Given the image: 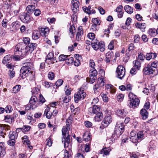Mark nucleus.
<instances>
[{"instance_id":"obj_1","label":"nucleus","mask_w":158,"mask_h":158,"mask_svg":"<svg viewBox=\"0 0 158 158\" xmlns=\"http://www.w3.org/2000/svg\"><path fill=\"white\" fill-rule=\"evenodd\" d=\"M21 68L20 71V76L23 79L31 75V70L33 66V64L31 62L26 63Z\"/></svg>"},{"instance_id":"obj_2","label":"nucleus","mask_w":158,"mask_h":158,"mask_svg":"<svg viewBox=\"0 0 158 158\" xmlns=\"http://www.w3.org/2000/svg\"><path fill=\"white\" fill-rule=\"evenodd\" d=\"M69 129L65 127V126H64L62 130V141L64 143V147L65 148L71 145L70 138V135L69 134Z\"/></svg>"},{"instance_id":"obj_3","label":"nucleus","mask_w":158,"mask_h":158,"mask_svg":"<svg viewBox=\"0 0 158 158\" xmlns=\"http://www.w3.org/2000/svg\"><path fill=\"white\" fill-rule=\"evenodd\" d=\"M93 106L89 107L88 111L91 114H96L94 117L95 119L97 121H99L102 118L103 114L101 112L100 107L95 105H93Z\"/></svg>"},{"instance_id":"obj_4","label":"nucleus","mask_w":158,"mask_h":158,"mask_svg":"<svg viewBox=\"0 0 158 158\" xmlns=\"http://www.w3.org/2000/svg\"><path fill=\"white\" fill-rule=\"evenodd\" d=\"M28 48L24 43H19L15 46V53L24 56L28 53Z\"/></svg>"},{"instance_id":"obj_5","label":"nucleus","mask_w":158,"mask_h":158,"mask_svg":"<svg viewBox=\"0 0 158 158\" xmlns=\"http://www.w3.org/2000/svg\"><path fill=\"white\" fill-rule=\"evenodd\" d=\"M128 96L130 100L128 101V104L130 108H135L139 106L140 100L136 95L131 92Z\"/></svg>"},{"instance_id":"obj_6","label":"nucleus","mask_w":158,"mask_h":158,"mask_svg":"<svg viewBox=\"0 0 158 158\" xmlns=\"http://www.w3.org/2000/svg\"><path fill=\"white\" fill-rule=\"evenodd\" d=\"M124 125L123 122H118L115 127L114 132L118 135H120L124 131Z\"/></svg>"},{"instance_id":"obj_7","label":"nucleus","mask_w":158,"mask_h":158,"mask_svg":"<svg viewBox=\"0 0 158 158\" xmlns=\"http://www.w3.org/2000/svg\"><path fill=\"white\" fill-rule=\"evenodd\" d=\"M86 96V94L84 91V90L82 89L81 90V89H79L77 93L75 94V102L76 103H78L79 101L84 99Z\"/></svg>"},{"instance_id":"obj_8","label":"nucleus","mask_w":158,"mask_h":158,"mask_svg":"<svg viewBox=\"0 0 158 158\" xmlns=\"http://www.w3.org/2000/svg\"><path fill=\"white\" fill-rule=\"evenodd\" d=\"M21 20L24 23H28L30 22L31 19L30 15L27 13L23 12L19 16Z\"/></svg>"},{"instance_id":"obj_9","label":"nucleus","mask_w":158,"mask_h":158,"mask_svg":"<svg viewBox=\"0 0 158 158\" xmlns=\"http://www.w3.org/2000/svg\"><path fill=\"white\" fill-rule=\"evenodd\" d=\"M116 72L117 74L118 77L119 78L122 79L124 77L125 73V69L123 66L118 65L117 68Z\"/></svg>"},{"instance_id":"obj_10","label":"nucleus","mask_w":158,"mask_h":158,"mask_svg":"<svg viewBox=\"0 0 158 158\" xmlns=\"http://www.w3.org/2000/svg\"><path fill=\"white\" fill-rule=\"evenodd\" d=\"M105 82L104 81V79L103 78H98V79L97 83L94 85V90L95 92L96 91H98V90L101 89V87L104 85Z\"/></svg>"},{"instance_id":"obj_11","label":"nucleus","mask_w":158,"mask_h":158,"mask_svg":"<svg viewBox=\"0 0 158 158\" xmlns=\"http://www.w3.org/2000/svg\"><path fill=\"white\" fill-rule=\"evenodd\" d=\"M112 118L110 115L106 116L102 123V125L104 127H106L112 122Z\"/></svg>"},{"instance_id":"obj_12","label":"nucleus","mask_w":158,"mask_h":158,"mask_svg":"<svg viewBox=\"0 0 158 158\" xmlns=\"http://www.w3.org/2000/svg\"><path fill=\"white\" fill-rule=\"evenodd\" d=\"M154 70L149 64L144 67L143 70V74L145 75H150L153 73Z\"/></svg>"},{"instance_id":"obj_13","label":"nucleus","mask_w":158,"mask_h":158,"mask_svg":"<svg viewBox=\"0 0 158 158\" xmlns=\"http://www.w3.org/2000/svg\"><path fill=\"white\" fill-rule=\"evenodd\" d=\"M106 58L105 60L106 63H110L111 59L114 56L113 52H108L106 54Z\"/></svg>"},{"instance_id":"obj_14","label":"nucleus","mask_w":158,"mask_h":158,"mask_svg":"<svg viewBox=\"0 0 158 158\" xmlns=\"http://www.w3.org/2000/svg\"><path fill=\"white\" fill-rule=\"evenodd\" d=\"M83 35V31L82 27L79 26L78 27V31L77 33L76 39L77 41H79L81 40L82 36Z\"/></svg>"},{"instance_id":"obj_15","label":"nucleus","mask_w":158,"mask_h":158,"mask_svg":"<svg viewBox=\"0 0 158 158\" xmlns=\"http://www.w3.org/2000/svg\"><path fill=\"white\" fill-rule=\"evenodd\" d=\"M71 2L73 6L72 10L73 12H75L78 10L80 3L78 0H72Z\"/></svg>"},{"instance_id":"obj_16","label":"nucleus","mask_w":158,"mask_h":158,"mask_svg":"<svg viewBox=\"0 0 158 158\" xmlns=\"http://www.w3.org/2000/svg\"><path fill=\"white\" fill-rule=\"evenodd\" d=\"M41 35L39 31L35 30L33 31L32 34V37L33 40H37L40 38Z\"/></svg>"},{"instance_id":"obj_17","label":"nucleus","mask_w":158,"mask_h":158,"mask_svg":"<svg viewBox=\"0 0 158 158\" xmlns=\"http://www.w3.org/2000/svg\"><path fill=\"white\" fill-rule=\"evenodd\" d=\"M41 35L42 36H47L49 32V29L48 27L41 28L40 29Z\"/></svg>"},{"instance_id":"obj_18","label":"nucleus","mask_w":158,"mask_h":158,"mask_svg":"<svg viewBox=\"0 0 158 158\" xmlns=\"http://www.w3.org/2000/svg\"><path fill=\"white\" fill-rule=\"evenodd\" d=\"M100 42L97 39L92 41V46L93 48L95 50H97L99 48Z\"/></svg>"},{"instance_id":"obj_19","label":"nucleus","mask_w":158,"mask_h":158,"mask_svg":"<svg viewBox=\"0 0 158 158\" xmlns=\"http://www.w3.org/2000/svg\"><path fill=\"white\" fill-rule=\"evenodd\" d=\"M37 44L36 43H30L28 44V53L32 52L37 47Z\"/></svg>"},{"instance_id":"obj_20","label":"nucleus","mask_w":158,"mask_h":158,"mask_svg":"<svg viewBox=\"0 0 158 158\" xmlns=\"http://www.w3.org/2000/svg\"><path fill=\"white\" fill-rule=\"evenodd\" d=\"M157 56L156 53H155L150 52L147 53L145 55V58L147 60H149L151 59H154Z\"/></svg>"},{"instance_id":"obj_21","label":"nucleus","mask_w":158,"mask_h":158,"mask_svg":"<svg viewBox=\"0 0 158 158\" xmlns=\"http://www.w3.org/2000/svg\"><path fill=\"white\" fill-rule=\"evenodd\" d=\"M135 26L137 28H139L142 31L144 32L146 25L145 23H136L135 24Z\"/></svg>"},{"instance_id":"obj_22","label":"nucleus","mask_w":158,"mask_h":158,"mask_svg":"<svg viewBox=\"0 0 158 158\" xmlns=\"http://www.w3.org/2000/svg\"><path fill=\"white\" fill-rule=\"evenodd\" d=\"M140 114L143 119H145L148 117V113L145 109H142L140 110Z\"/></svg>"},{"instance_id":"obj_23","label":"nucleus","mask_w":158,"mask_h":158,"mask_svg":"<svg viewBox=\"0 0 158 158\" xmlns=\"http://www.w3.org/2000/svg\"><path fill=\"white\" fill-rule=\"evenodd\" d=\"M50 108L48 106L45 109L44 112V115L45 114L46 118L48 119L51 118L52 115V113L50 112Z\"/></svg>"},{"instance_id":"obj_24","label":"nucleus","mask_w":158,"mask_h":158,"mask_svg":"<svg viewBox=\"0 0 158 158\" xmlns=\"http://www.w3.org/2000/svg\"><path fill=\"white\" fill-rule=\"evenodd\" d=\"M125 110L124 109L121 110L120 109H118L116 110V113L118 116H125L126 115V112Z\"/></svg>"},{"instance_id":"obj_25","label":"nucleus","mask_w":158,"mask_h":158,"mask_svg":"<svg viewBox=\"0 0 158 158\" xmlns=\"http://www.w3.org/2000/svg\"><path fill=\"white\" fill-rule=\"evenodd\" d=\"M97 78L96 76H93L92 75L89 76V77H87L86 79V82L88 83L89 82L90 84H93L95 82Z\"/></svg>"},{"instance_id":"obj_26","label":"nucleus","mask_w":158,"mask_h":158,"mask_svg":"<svg viewBox=\"0 0 158 158\" xmlns=\"http://www.w3.org/2000/svg\"><path fill=\"white\" fill-rule=\"evenodd\" d=\"M83 138L85 142H88L91 139L90 135L88 132H85L84 134Z\"/></svg>"},{"instance_id":"obj_27","label":"nucleus","mask_w":158,"mask_h":158,"mask_svg":"<svg viewBox=\"0 0 158 158\" xmlns=\"http://www.w3.org/2000/svg\"><path fill=\"white\" fill-rule=\"evenodd\" d=\"M111 151V149L109 148H103L101 151V153L105 155H108L109 154V152Z\"/></svg>"},{"instance_id":"obj_28","label":"nucleus","mask_w":158,"mask_h":158,"mask_svg":"<svg viewBox=\"0 0 158 158\" xmlns=\"http://www.w3.org/2000/svg\"><path fill=\"white\" fill-rule=\"evenodd\" d=\"M35 8V6L33 5H28L26 8V10L28 13L31 14Z\"/></svg>"},{"instance_id":"obj_29","label":"nucleus","mask_w":158,"mask_h":158,"mask_svg":"<svg viewBox=\"0 0 158 158\" xmlns=\"http://www.w3.org/2000/svg\"><path fill=\"white\" fill-rule=\"evenodd\" d=\"M17 134L15 132L10 131L9 134V137L10 139H16Z\"/></svg>"},{"instance_id":"obj_30","label":"nucleus","mask_w":158,"mask_h":158,"mask_svg":"<svg viewBox=\"0 0 158 158\" xmlns=\"http://www.w3.org/2000/svg\"><path fill=\"white\" fill-rule=\"evenodd\" d=\"M11 59L12 58L10 55H7L4 57L2 62L4 64L7 63H9L10 62Z\"/></svg>"},{"instance_id":"obj_31","label":"nucleus","mask_w":158,"mask_h":158,"mask_svg":"<svg viewBox=\"0 0 158 158\" xmlns=\"http://www.w3.org/2000/svg\"><path fill=\"white\" fill-rule=\"evenodd\" d=\"M124 9L127 13L131 14L133 12V9L129 5H126L124 7Z\"/></svg>"},{"instance_id":"obj_32","label":"nucleus","mask_w":158,"mask_h":158,"mask_svg":"<svg viewBox=\"0 0 158 158\" xmlns=\"http://www.w3.org/2000/svg\"><path fill=\"white\" fill-rule=\"evenodd\" d=\"M22 139L23 142L24 144L27 145H29L30 142L28 139V137L27 135H24L23 137H22Z\"/></svg>"},{"instance_id":"obj_33","label":"nucleus","mask_w":158,"mask_h":158,"mask_svg":"<svg viewBox=\"0 0 158 158\" xmlns=\"http://www.w3.org/2000/svg\"><path fill=\"white\" fill-rule=\"evenodd\" d=\"M117 41L116 40H111L108 45V48L110 50H113L114 47V45L116 44Z\"/></svg>"},{"instance_id":"obj_34","label":"nucleus","mask_w":158,"mask_h":158,"mask_svg":"<svg viewBox=\"0 0 158 158\" xmlns=\"http://www.w3.org/2000/svg\"><path fill=\"white\" fill-rule=\"evenodd\" d=\"M38 96L33 95L32 96L31 98L29 101V103L30 104L34 105L36 103V102L37 101V97Z\"/></svg>"},{"instance_id":"obj_35","label":"nucleus","mask_w":158,"mask_h":158,"mask_svg":"<svg viewBox=\"0 0 158 158\" xmlns=\"http://www.w3.org/2000/svg\"><path fill=\"white\" fill-rule=\"evenodd\" d=\"M133 64H134V67L136 68L137 70H139L140 68L141 63L138 60H136L133 61Z\"/></svg>"},{"instance_id":"obj_36","label":"nucleus","mask_w":158,"mask_h":158,"mask_svg":"<svg viewBox=\"0 0 158 158\" xmlns=\"http://www.w3.org/2000/svg\"><path fill=\"white\" fill-rule=\"evenodd\" d=\"M75 30L76 29L74 25H72L70 26L69 28L70 33L73 37L74 35L75 34Z\"/></svg>"},{"instance_id":"obj_37","label":"nucleus","mask_w":158,"mask_h":158,"mask_svg":"<svg viewBox=\"0 0 158 158\" xmlns=\"http://www.w3.org/2000/svg\"><path fill=\"white\" fill-rule=\"evenodd\" d=\"M31 92L32 95L38 96V93H40V90L37 87H35L32 90Z\"/></svg>"},{"instance_id":"obj_38","label":"nucleus","mask_w":158,"mask_h":158,"mask_svg":"<svg viewBox=\"0 0 158 158\" xmlns=\"http://www.w3.org/2000/svg\"><path fill=\"white\" fill-rule=\"evenodd\" d=\"M137 136L140 142L144 139V135L143 132L142 131H139L137 134Z\"/></svg>"},{"instance_id":"obj_39","label":"nucleus","mask_w":158,"mask_h":158,"mask_svg":"<svg viewBox=\"0 0 158 158\" xmlns=\"http://www.w3.org/2000/svg\"><path fill=\"white\" fill-rule=\"evenodd\" d=\"M46 100L44 97H43V95L40 93L39 94V101L37 104L40 105V104L41 105H42L43 103H44Z\"/></svg>"},{"instance_id":"obj_40","label":"nucleus","mask_w":158,"mask_h":158,"mask_svg":"<svg viewBox=\"0 0 158 158\" xmlns=\"http://www.w3.org/2000/svg\"><path fill=\"white\" fill-rule=\"evenodd\" d=\"M21 88V86L20 85H16L13 88V92L14 93H16L18 92L20 90Z\"/></svg>"},{"instance_id":"obj_41","label":"nucleus","mask_w":158,"mask_h":158,"mask_svg":"<svg viewBox=\"0 0 158 158\" xmlns=\"http://www.w3.org/2000/svg\"><path fill=\"white\" fill-rule=\"evenodd\" d=\"M4 130H6L5 125H4L0 124V135L2 136L4 134Z\"/></svg>"},{"instance_id":"obj_42","label":"nucleus","mask_w":158,"mask_h":158,"mask_svg":"<svg viewBox=\"0 0 158 158\" xmlns=\"http://www.w3.org/2000/svg\"><path fill=\"white\" fill-rule=\"evenodd\" d=\"M89 76H96L97 73L96 70L95 68H93V69H91L89 71Z\"/></svg>"},{"instance_id":"obj_43","label":"nucleus","mask_w":158,"mask_h":158,"mask_svg":"<svg viewBox=\"0 0 158 158\" xmlns=\"http://www.w3.org/2000/svg\"><path fill=\"white\" fill-rule=\"evenodd\" d=\"M130 140L133 143L140 142L137 135L132 137H130Z\"/></svg>"},{"instance_id":"obj_44","label":"nucleus","mask_w":158,"mask_h":158,"mask_svg":"<svg viewBox=\"0 0 158 158\" xmlns=\"http://www.w3.org/2000/svg\"><path fill=\"white\" fill-rule=\"evenodd\" d=\"M30 128L31 127L30 126L24 125L22 128V131L24 133L27 132L29 131Z\"/></svg>"},{"instance_id":"obj_45","label":"nucleus","mask_w":158,"mask_h":158,"mask_svg":"<svg viewBox=\"0 0 158 158\" xmlns=\"http://www.w3.org/2000/svg\"><path fill=\"white\" fill-rule=\"evenodd\" d=\"M149 34L151 36H156V30L155 29H151L149 31Z\"/></svg>"},{"instance_id":"obj_46","label":"nucleus","mask_w":158,"mask_h":158,"mask_svg":"<svg viewBox=\"0 0 158 158\" xmlns=\"http://www.w3.org/2000/svg\"><path fill=\"white\" fill-rule=\"evenodd\" d=\"M99 49L102 52H103L105 49V44L103 41H101L99 44Z\"/></svg>"},{"instance_id":"obj_47","label":"nucleus","mask_w":158,"mask_h":158,"mask_svg":"<svg viewBox=\"0 0 158 158\" xmlns=\"http://www.w3.org/2000/svg\"><path fill=\"white\" fill-rule=\"evenodd\" d=\"M66 63L67 64H70L73 62V58L72 57H70L67 58L65 60Z\"/></svg>"},{"instance_id":"obj_48","label":"nucleus","mask_w":158,"mask_h":158,"mask_svg":"<svg viewBox=\"0 0 158 158\" xmlns=\"http://www.w3.org/2000/svg\"><path fill=\"white\" fill-rule=\"evenodd\" d=\"M92 21L94 24L97 25H100L101 23L100 21L98 18H93Z\"/></svg>"},{"instance_id":"obj_49","label":"nucleus","mask_w":158,"mask_h":158,"mask_svg":"<svg viewBox=\"0 0 158 158\" xmlns=\"http://www.w3.org/2000/svg\"><path fill=\"white\" fill-rule=\"evenodd\" d=\"M68 56L66 55H61L59 57V59L60 61H65L66 58L68 57Z\"/></svg>"},{"instance_id":"obj_50","label":"nucleus","mask_w":158,"mask_h":158,"mask_svg":"<svg viewBox=\"0 0 158 158\" xmlns=\"http://www.w3.org/2000/svg\"><path fill=\"white\" fill-rule=\"evenodd\" d=\"M12 110V108L10 106H7L5 109V110L7 113H10Z\"/></svg>"},{"instance_id":"obj_51","label":"nucleus","mask_w":158,"mask_h":158,"mask_svg":"<svg viewBox=\"0 0 158 158\" xmlns=\"http://www.w3.org/2000/svg\"><path fill=\"white\" fill-rule=\"evenodd\" d=\"M106 89L107 90L110 92V93L112 92V90L114 89V86L111 85H107L106 86Z\"/></svg>"},{"instance_id":"obj_52","label":"nucleus","mask_w":158,"mask_h":158,"mask_svg":"<svg viewBox=\"0 0 158 158\" xmlns=\"http://www.w3.org/2000/svg\"><path fill=\"white\" fill-rule=\"evenodd\" d=\"M87 37L89 39L93 40H94L95 35L93 33H89L88 34Z\"/></svg>"},{"instance_id":"obj_53","label":"nucleus","mask_w":158,"mask_h":158,"mask_svg":"<svg viewBox=\"0 0 158 158\" xmlns=\"http://www.w3.org/2000/svg\"><path fill=\"white\" fill-rule=\"evenodd\" d=\"M55 74L52 72H50L48 74V77L50 80H53L54 78Z\"/></svg>"},{"instance_id":"obj_54","label":"nucleus","mask_w":158,"mask_h":158,"mask_svg":"<svg viewBox=\"0 0 158 158\" xmlns=\"http://www.w3.org/2000/svg\"><path fill=\"white\" fill-rule=\"evenodd\" d=\"M63 81L61 79L58 80L56 82L55 84L57 87H59L62 85Z\"/></svg>"},{"instance_id":"obj_55","label":"nucleus","mask_w":158,"mask_h":158,"mask_svg":"<svg viewBox=\"0 0 158 158\" xmlns=\"http://www.w3.org/2000/svg\"><path fill=\"white\" fill-rule=\"evenodd\" d=\"M30 39L28 37H25L23 38V43H24L26 45L27 44H28L30 43Z\"/></svg>"},{"instance_id":"obj_56","label":"nucleus","mask_w":158,"mask_h":158,"mask_svg":"<svg viewBox=\"0 0 158 158\" xmlns=\"http://www.w3.org/2000/svg\"><path fill=\"white\" fill-rule=\"evenodd\" d=\"M15 143V139H10L8 141V144L10 146H14Z\"/></svg>"},{"instance_id":"obj_57","label":"nucleus","mask_w":158,"mask_h":158,"mask_svg":"<svg viewBox=\"0 0 158 158\" xmlns=\"http://www.w3.org/2000/svg\"><path fill=\"white\" fill-rule=\"evenodd\" d=\"M151 67L154 68H156L158 67V61H155L152 62L151 64Z\"/></svg>"},{"instance_id":"obj_58","label":"nucleus","mask_w":158,"mask_h":158,"mask_svg":"<svg viewBox=\"0 0 158 158\" xmlns=\"http://www.w3.org/2000/svg\"><path fill=\"white\" fill-rule=\"evenodd\" d=\"M126 54L125 55L126 58H127L128 59H129L130 57L131 53H132V51H129V50L128 49H127L126 51Z\"/></svg>"},{"instance_id":"obj_59","label":"nucleus","mask_w":158,"mask_h":158,"mask_svg":"<svg viewBox=\"0 0 158 158\" xmlns=\"http://www.w3.org/2000/svg\"><path fill=\"white\" fill-rule=\"evenodd\" d=\"M135 47L134 46V44L131 43L129 44V47L127 49L129 50V51H130L132 52V51L135 49Z\"/></svg>"},{"instance_id":"obj_60","label":"nucleus","mask_w":158,"mask_h":158,"mask_svg":"<svg viewBox=\"0 0 158 158\" xmlns=\"http://www.w3.org/2000/svg\"><path fill=\"white\" fill-rule=\"evenodd\" d=\"M13 69H14L12 70L9 71V75L10 78H13L15 76V72Z\"/></svg>"},{"instance_id":"obj_61","label":"nucleus","mask_w":158,"mask_h":158,"mask_svg":"<svg viewBox=\"0 0 158 158\" xmlns=\"http://www.w3.org/2000/svg\"><path fill=\"white\" fill-rule=\"evenodd\" d=\"M89 67H91V69H93L94 68V66H95V63L92 59H90L89 61Z\"/></svg>"},{"instance_id":"obj_62","label":"nucleus","mask_w":158,"mask_h":158,"mask_svg":"<svg viewBox=\"0 0 158 158\" xmlns=\"http://www.w3.org/2000/svg\"><path fill=\"white\" fill-rule=\"evenodd\" d=\"M8 21L6 19H3L2 22V25L4 27H6Z\"/></svg>"},{"instance_id":"obj_63","label":"nucleus","mask_w":158,"mask_h":158,"mask_svg":"<svg viewBox=\"0 0 158 158\" xmlns=\"http://www.w3.org/2000/svg\"><path fill=\"white\" fill-rule=\"evenodd\" d=\"M150 107V103L149 102H146L144 105L143 107L144 109L146 110H148Z\"/></svg>"},{"instance_id":"obj_64","label":"nucleus","mask_w":158,"mask_h":158,"mask_svg":"<svg viewBox=\"0 0 158 158\" xmlns=\"http://www.w3.org/2000/svg\"><path fill=\"white\" fill-rule=\"evenodd\" d=\"M71 155H70L68 151L65 150L64 152V158H69Z\"/></svg>"}]
</instances>
